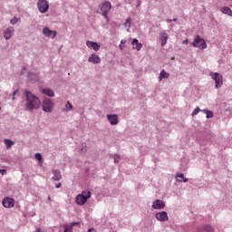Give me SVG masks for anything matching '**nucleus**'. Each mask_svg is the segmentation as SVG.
<instances>
[{"instance_id":"f257e3e1","label":"nucleus","mask_w":232,"mask_h":232,"mask_svg":"<svg viewBox=\"0 0 232 232\" xmlns=\"http://www.w3.org/2000/svg\"><path fill=\"white\" fill-rule=\"evenodd\" d=\"M24 95H25V110L27 111H34V110H37L41 106V101L39 100V97L32 93V92L25 91Z\"/></svg>"},{"instance_id":"f03ea898","label":"nucleus","mask_w":232,"mask_h":232,"mask_svg":"<svg viewBox=\"0 0 232 232\" xmlns=\"http://www.w3.org/2000/svg\"><path fill=\"white\" fill-rule=\"evenodd\" d=\"M92 198V192L90 190H83L82 194H78L75 198V202L78 206H84L88 202V198Z\"/></svg>"},{"instance_id":"7ed1b4c3","label":"nucleus","mask_w":232,"mask_h":232,"mask_svg":"<svg viewBox=\"0 0 232 232\" xmlns=\"http://www.w3.org/2000/svg\"><path fill=\"white\" fill-rule=\"evenodd\" d=\"M55 106V103H53V101L50 98H45L43 101L42 108L43 111H45V113H52L53 111V108Z\"/></svg>"},{"instance_id":"20e7f679","label":"nucleus","mask_w":232,"mask_h":232,"mask_svg":"<svg viewBox=\"0 0 232 232\" xmlns=\"http://www.w3.org/2000/svg\"><path fill=\"white\" fill-rule=\"evenodd\" d=\"M194 48H199V50H206L208 48V44H206V40L200 38V35H197L192 43Z\"/></svg>"},{"instance_id":"39448f33","label":"nucleus","mask_w":232,"mask_h":232,"mask_svg":"<svg viewBox=\"0 0 232 232\" xmlns=\"http://www.w3.org/2000/svg\"><path fill=\"white\" fill-rule=\"evenodd\" d=\"M212 79L215 81L217 90H218V88H222V84H224V77L222 74L214 72L212 73Z\"/></svg>"},{"instance_id":"423d86ee","label":"nucleus","mask_w":232,"mask_h":232,"mask_svg":"<svg viewBox=\"0 0 232 232\" xmlns=\"http://www.w3.org/2000/svg\"><path fill=\"white\" fill-rule=\"evenodd\" d=\"M37 6L41 14H46L50 8V5L46 0H38Z\"/></svg>"},{"instance_id":"0eeeda50","label":"nucleus","mask_w":232,"mask_h":232,"mask_svg":"<svg viewBox=\"0 0 232 232\" xmlns=\"http://www.w3.org/2000/svg\"><path fill=\"white\" fill-rule=\"evenodd\" d=\"M99 8L102 12V15H106L111 10V3L110 1H105L103 4L99 5Z\"/></svg>"},{"instance_id":"6e6552de","label":"nucleus","mask_w":232,"mask_h":232,"mask_svg":"<svg viewBox=\"0 0 232 232\" xmlns=\"http://www.w3.org/2000/svg\"><path fill=\"white\" fill-rule=\"evenodd\" d=\"M2 204L4 208H14V206H15V200L12 198L6 197L2 200Z\"/></svg>"},{"instance_id":"1a4fd4ad","label":"nucleus","mask_w":232,"mask_h":232,"mask_svg":"<svg viewBox=\"0 0 232 232\" xmlns=\"http://www.w3.org/2000/svg\"><path fill=\"white\" fill-rule=\"evenodd\" d=\"M155 217L160 222H168V220H169V218L168 217V212L166 211L158 212L156 213Z\"/></svg>"},{"instance_id":"9d476101","label":"nucleus","mask_w":232,"mask_h":232,"mask_svg":"<svg viewBox=\"0 0 232 232\" xmlns=\"http://www.w3.org/2000/svg\"><path fill=\"white\" fill-rule=\"evenodd\" d=\"M107 119L111 126H117L119 124V115L117 114H108Z\"/></svg>"},{"instance_id":"9b49d317","label":"nucleus","mask_w":232,"mask_h":232,"mask_svg":"<svg viewBox=\"0 0 232 232\" xmlns=\"http://www.w3.org/2000/svg\"><path fill=\"white\" fill-rule=\"evenodd\" d=\"M164 208H166V203L161 199H156L152 203L153 209H164Z\"/></svg>"},{"instance_id":"f8f14e48","label":"nucleus","mask_w":232,"mask_h":232,"mask_svg":"<svg viewBox=\"0 0 232 232\" xmlns=\"http://www.w3.org/2000/svg\"><path fill=\"white\" fill-rule=\"evenodd\" d=\"M43 34L45 35V37H52L53 39H54V37L57 36V32L56 31H52L48 27H44L43 29Z\"/></svg>"},{"instance_id":"ddd939ff","label":"nucleus","mask_w":232,"mask_h":232,"mask_svg":"<svg viewBox=\"0 0 232 232\" xmlns=\"http://www.w3.org/2000/svg\"><path fill=\"white\" fill-rule=\"evenodd\" d=\"M14 32H15L14 27H8L7 30L4 32V37L5 41H10V39L14 37Z\"/></svg>"},{"instance_id":"4468645a","label":"nucleus","mask_w":232,"mask_h":232,"mask_svg":"<svg viewBox=\"0 0 232 232\" xmlns=\"http://www.w3.org/2000/svg\"><path fill=\"white\" fill-rule=\"evenodd\" d=\"M196 232H215V228H213L211 225H203L198 227Z\"/></svg>"},{"instance_id":"2eb2a0df","label":"nucleus","mask_w":232,"mask_h":232,"mask_svg":"<svg viewBox=\"0 0 232 232\" xmlns=\"http://www.w3.org/2000/svg\"><path fill=\"white\" fill-rule=\"evenodd\" d=\"M89 63L92 64H101V57L96 53H92L88 58Z\"/></svg>"},{"instance_id":"dca6fc26","label":"nucleus","mask_w":232,"mask_h":232,"mask_svg":"<svg viewBox=\"0 0 232 232\" xmlns=\"http://www.w3.org/2000/svg\"><path fill=\"white\" fill-rule=\"evenodd\" d=\"M86 46H88V48H92L94 52H99L101 50V45L97 42L87 41Z\"/></svg>"},{"instance_id":"f3484780","label":"nucleus","mask_w":232,"mask_h":232,"mask_svg":"<svg viewBox=\"0 0 232 232\" xmlns=\"http://www.w3.org/2000/svg\"><path fill=\"white\" fill-rule=\"evenodd\" d=\"M53 175L52 180H54V182H59V180L63 179V175L59 169H53Z\"/></svg>"},{"instance_id":"a211bd4d","label":"nucleus","mask_w":232,"mask_h":232,"mask_svg":"<svg viewBox=\"0 0 232 232\" xmlns=\"http://www.w3.org/2000/svg\"><path fill=\"white\" fill-rule=\"evenodd\" d=\"M160 41H161V46H166L167 43H168V34L166 33V31H162L160 34Z\"/></svg>"},{"instance_id":"6ab92c4d","label":"nucleus","mask_w":232,"mask_h":232,"mask_svg":"<svg viewBox=\"0 0 232 232\" xmlns=\"http://www.w3.org/2000/svg\"><path fill=\"white\" fill-rule=\"evenodd\" d=\"M28 81H34V82H39V74L37 72H29L27 74Z\"/></svg>"},{"instance_id":"aec40b11","label":"nucleus","mask_w":232,"mask_h":232,"mask_svg":"<svg viewBox=\"0 0 232 232\" xmlns=\"http://www.w3.org/2000/svg\"><path fill=\"white\" fill-rule=\"evenodd\" d=\"M131 44L134 50H137L138 52H140V50H142V44L139 43V40L137 38H134L132 40Z\"/></svg>"},{"instance_id":"412c9836","label":"nucleus","mask_w":232,"mask_h":232,"mask_svg":"<svg viewBox=\"0 0 232 232\" xmlns=\"http://www.w3.org/2000/svg\"><path fill=\"white\" fill-rule=\"evenodd\" d=\"M42 93H44V95H47V97H55V92H53V90L50 88L43 89Z\"/></svg>"},{"instance_id":"4be33fe9","label":"nucleus","mask_w":232,"mask_h":232,"mask_svg":"<svg viewBox=\"0 0 232 232\" xmlns=\"http://www.w3.org/2000/svg\"><path fill=\"white\" fill-rule=\"evenodd\" d=\"M162 79H169V73L164 69L160 72L159 76V81H162Z\"/></svg>"},{"instance_id":"5701e85b","label":"nucleus","mask_w":232,"mask_h":232,"mask_svg":"<svg viewBox=\"0 0 232 232\" xmlns=\"http://www.w3.org/2000/svg\"><path fill=\"white\" fill-rule=\"evenodd\" d=\"M221 12H222V14H225L226 15H230V17H232L231 8H229L227 6H223L221 8Z\"/></svg>"},{"instance_id":"b1692460","label":"nucleus","mask_w":232,"mask_h":232,"mask_svg":"<svg viewBox=\"0 0 232 232\" xmlns=\"http://www.w3.org/2000/svg\"><path fill=\"white\" fill-rule=\"evenodd\" d=\"M201 111L207 115V119H213V117L215 116L213 114V111H209L208 109H204Z\"/></svg>"},{"instance_id":"393cba45","label":"nucleus","mask_w":232,"mask_h":232,"mask_svg":"<svg viewBox=\"0 0 232 232\" xmlns=\"http://www.w3.org/2000/svg\"><path fill=\"white\" fill-rule=\"evenodd\" d=\"M5 144L6 148H7V150H10V148L12 146H14L15 143L12 140L5 139Z\"/></svg>"},{"instance_id":"a878e982","label":"nucleus","mask_w":232,"mask_h":232,"mask_svg":"<svg viewBox=\"0 0 232 232\" xmlns=\"http://www.w3.org/2000/svg\"><path fill=\"white\" fill-rule=\"evenodd\" d=\"M124 26H126V28H128L127 32H130V29L131 28V18L130 17L126 19Z\"/></svg>"},{"instance_id":"bb28decb","label":"nucleus","mask_w":232,"mask_h":232,"mask_svg":"<svg viewBox=\"0 0 232 232\" xmlns=\"http://www.w3.org/2000/svg\"><path fill=\"white\" fill-rule=\"evenodd\" d=\"M79 224H81V222L73 221L70 225H67V227L73 229L74 226H79Z\"/></svg>"},{"instance_id":"cd10ccee","label":"nucleus","mask_w":232,"mask_h":232,"mask_svg":"<svg viewBox=\"0 0 232 232\" xmlns=\"http://www.w3.org/2000/svg\"><path fill=\"white\" fill-rule=\"evenodd\" d=\"M200 111H202V110H200V107H197L191 114L192 117H195V115H198Z\"/></svg>"},{"instance_id":"c85d7f7f","label":"nucleus","mask_w":232,"mask_h":232,"mask_svg":"<svg viewBox=\"0 0 232 232\" xmlns=\"http://www.w3.org/2000/svg\"><path fill=\"white\" fill-rule=\"evenodd\" d=\"M121 162V155L115 154L114 155V164H119Z\"/></svg>"},{"instance_id":"c756f323","label":"nucleus","mask_w":232,"mask_h":232,"mask_svg":"<svg viewBox=\"0 0 232 232\" xmlns=\"http://www.w3.org/2000/svg\"><path fill=\"white\" fill-rule=\"evenodd\" d=\"M65 108L67 111H71V110L73 109V106L72 105V103H70V102H67V103L65 104Z\"/></svg>"},{"instance_id":"7c9ffc66","label":"nucleus","mask_w":232,"mask_h":232,"mask_svg":"<svg viewBox=\"0 0 232 232\" xmlns=\"http://www.w3.org/2000/svg\"><path fill=\"white\" fill-rule=\"evenodd\" d=\"M19 22V19L17 17H14L13 19L10 20V24H17V23Z\"/></svg>"},{"instance_id":"2f4dec72","label":"nucleus","mask_w":232,"mask_h":232,"mask_svg":"<svg viewBox=\"0 0 232 232\" xmlns=\"http://www.w3.org/2000/svg\"><path fill=\"white\" fill-rule=\"evenodd\" d=\"M34 157L36 160H39V161L43 160V155H41V153H36Z\"/></svg>"},{"instance_id":"473e14b6","label":"nucleus","mask_w":232,"mask_h":232,"mask_svg":"<svg viewBox=\"0 0 232 232\" xmlns=\"http://www.w3.org/2000/svg\"><path fill=\"white\" fill-rule=\"evenodd\" d=\"M63 227H64V231L63 232H73V230L72 228H70L68 227V225H64Z\"/></svg>"},{"instance_id":"72a5a7b5","label":"nucleus","mask_w":232,"mask_h":232,"mask_svg":"<svg viewBox=\"0 0 232 232\" xmlns=\"http://www.w3.org/2000/svg\"><path fill=\"white\" fill-rule=\"evenodd\" d=\"M184 178V175L182 173L177 174L176 179H179V180H182Z\"/></svg>"},{"instance_id":"f704fd0d","label":"nucleus","mask_w":232,"mask_h":232,"mask_svg":"<svg viewBox=\"0 0 232 232\" xmlns=\"http://www.w3.org/2000/svg\"><path fill=\"white\" fill-rule=\"evenodd\" d=\"M17 93H19V90H15L14 92H13V101H15V95H17Z\"/></svg>"},{"instance_id":"c9c22d12","label":"nucleus","mask_w":232,"mask_h":232,"mask_svg":"<svg viewBox=\"0 0 232 232\" xmlns=\"http://www.w3.org/2000/svg\"><path fill=\"white\" fill-rule=\"evenodd\" d=\"M188 179L187 178H183V179H177V182H188Z\"/></svg>"},{"instance_id":"e433bc0d","label":"nucleus","mask_w":232,"mask_h":232,"mask_svg":"<svg viewBox=\"0 0 232 232\" xmlns=\"http://www.w3.org/2000/svg\"><path fill=\"white\" fill-rule=\"evenodd\" d=\"M107 21V23L110 21V17H108V14H102Z\"/></svg>"},{"instance_id":"4c0bfd02","label":"nucleus","mask_w":232,"mask_h":232,"mask_svg":"<svg viewBox=\"0 0 232 232\" xmlns=\"http://www.w3.org/2000/svg\"><path fill=\"white\" fill-rule=\"evenodd\" d=\"M61 186H63V184L61 182L56 184L55 185L56 189H59V188H61Z\"/></svg>"},{"instance_id":"58836bf2","label":"nucleus","mask_w":232,"mask_h":232,"mask_svg":"<svg viewBox=\"0 0 232 232\" xmlns=\"http://www.w3.org/2000/svg\"><path fill=\"white\" fill-rule=\"evenodd\" d=\"M141 1L140 0H138V4H137V5H136V8H139V6H140V5H141Z\"/></svg>"},{"instance_id":"ea45409f","label":"nucleus","mask_w":232,"mask_h":232,"mask_svg":"<svg viewBox=\"0 0 232 232\" xmlns=\"http://www.w3.org/2000/svg\"><path fill=\"white\" fill-rule=\"evenodd\" d=\"M0 173H2V175H5V173H6V169H0Z\"/></svg>"},{"instance_id":"a19ab883","label":"nucleus","mask_w":232,"mask_h":232,"mask_svg":"<svg viewBox=\"0 0 232 232\" xmlns=\"http://www.w3.org/2000/svg\"><path fill=\"white\" fill-rule=\"evenodd\" d=\"M188 43H189V41L188 39L183 41V44H188Z\"/></svg>"},{"instance_id":"79ce46f5","label":"nucleus","mask_w":232,"mask_h":232,"mask_svg":"<svg viewBox=\"0 0 232 232\" xmlns=\"http://www.w3.org/2000/svg\"><path fill=\"white\" fill-rule=\"evenodd\" d=\"M121 44H126V40H121Z\"/></svg>"},{"instance_id":"37998d69","label":"nucleus","mask_w":232,"mask_h":232,"mask_svg":"<svg viewBox=\"0 0 232 232\" xmlns=\"http://www.w3.org/2000/svg\"><path fill=\"white\" fill-rule=\"evenodd\" d=\"M173 22V20H171V19H167V23H172Z\"/></svg>"},{"instance_id":"c03bdc74","label":"nucleus","mask_w":232,"mask_h":232,"mask_svg":"<svg viewBox=\"0 0 232 232\" xmlns=\"http://www.w3.org/2000/svg\"><path fill=\"white\" fill-rule=\"evenodd\" d=\"M82 148H86V143L82 144Z\"/></svg>"},{"instance_id":"a18cd8bd","label":"nucleus","mask_w":232,"mask_h":232,"mask_svg":"<svg viewBox=\"0 0 232 232\" xmlns=\"http://www.w3.org/2000/svg\"><path fill=\"white\" fill-rule=\"evenodd\" d=\"M172 21H174V23H176V21H177V18H174V19H172Z\"/></svg>"},{"instance_id":"49530a36","label":"nucleus","mask_w":232,"mask_h":232,"mask_svg":"<svg viewBox=\"0 0 232 232\" xmlns=\"http://www.w3.org/2000/svg\"><path fill=\"white\" fill-rule=\"evenodd\" d=\"M22 70L26 71V67H23Z\"/></svg>"},{"instance_id":"de8ad7c7","label":"nucleus","mask_w":232,"mask_h":232,"mask_svg":"<svg viewBox=\"0 0 232 232\" xmlns=\"http://www.w3.org/2000/svg\"><path fill=\"white\" fill-rule=\"evenodd\" d=\"M48 200H51V198H50V197H48Z\"/></svg>"},{"instance_id":"09e8293b","label":"nucleus","mask_w":232,"mask_h":232,"mask_svg":"<svg viewBox=\"0 0 232 232\" xmlns=\"http://www.w3.org/2000/svg\"><path fill=\"white\" fill-rule=\"evenodd\" d=\"M120 48H121V49H122V45H120Z\"/></svg>"}]
</instances>
